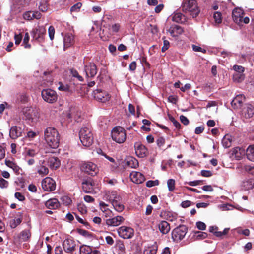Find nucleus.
I'll list each match as a JSON object with an SVG mask.
<instances>
[{
	"label": "nucleus",
	"instance_id": "obj_1",
	"mask_svg": "<svg viewBox=\"0 0 254 254\" xmlns=\"http://www.w3.org/2000/svg\"><path fill=\"white\" fill-rule=\"evenodd\" d=\"M44 139L47 145L51 148L55 149L58 147L60 136L55 128L47 127L44 130Z\"/></svg>",
	"mask_w": 254,
	"mask_h": 254
},
{
	"label": "nucleus",
	"instance_id": "obj_2",
	"mask_svg": "<svg viewBox=\"0 0 254 254\" xmlns=\"http://www.w3.org/2000/svg\"><path fill=\"white\" fill-rule=\"evenodd\" d=\"M182 11L191 16L197 17L200 12V8L196 0H183L182 3Z\"/></svg>",
	"mask_w": 254,
	"mask_h": 254
},
{
	"label": "nucleus",
	"instance_id": "obj_3",
	"mask_svg": "<svg viewBox=\"0 0 254 254\" xmlns=\"http://www.w3.org/2000/svg\"><path fill=\"white\" fill-rule=\"evenodd\" d=\"M246 13L243 8L237 7L233 9L232 12L233 21L238 25L243 26L244 24H248L250 19L245 16Z\"/></svg>",
	"mask_w": 254,
	"mask_h": 254
},
{
	"label": "nucleus",
	"instance_id": "obj_4",
	"mask_svg": "<svg viewBox=\"0 0 254 254\" xmlns=\"http://www.w3.org/2000/svg\"><path fill=\"white\" fill-rule=\"evenodd\" d=\"M79 136L81 142L84 146L89 147L93 142V134L90 128L87 127H83L81 128Z\"/></svg>",
	"mask_w": 254,
	"mask_h": 254
},
{
	"label": "nucleus",
	"instance_id": "obj_5",
	"mask_svg": "<svg viewBox=\"0 0 254 254\" xmlns=\"http://www.w3.org/2000/svg\"><path fill=\"white\" fill-rule=\"evenodd\" d=\"M112 139L118 143H122L126 139V131L120 126L115 127L111 131Z\"/></svg>",
	"mask_w": 254,
	"mask_h": 254
},
{
	"label": "nucleus",
	"instance_id": "obj_6",
	"mask_svg": "<svg viewBox=\"0 0 254 254\" xmlns=\"http://www.w3.org/2000/svg\"><path fill=\"white\" fill-rule=\"evenodd\" d=\"M22 113L26 120L30 122H36L39 118V113L35 108L26 107L22 109Z\"/></svg>",
	"mask_w": 254,
	"mask_h": 254
},
{
	"label": "nucleus",
	"instance_id": "obj_7",
	"mask_svg": "<svg viewBox=\"0 0 254 254\" xmlns=\"http://www.w3.org/2000/svg\"><path fill=\"white\" fill-rule=\"evenodd\" d=\"M188 231L187 227L185 225H180L175 228L172 232V238L174 241L179 242L185 236Z\"/></svg>",
	"mask_w": 254,
	"mask_h": 254
},
{
	"label": "nucleus",
	"instance_id": "obj_8",
	"mask_svg": "<svg viewBox=\"0 0 254 254\" xmlns=\"http://www.w3.org/2000/svg\"><path fill=\"white\" fill-rule=\"evenodd\" d=\"M41 94L43 100L49 103H55L58 99L57 93L51 89H43Z\"/></svg>",
	"mask_w": 254,
	"mask_h": 254
},
{
	"label": "nucleus",
	"instance_id": "obj_9",
	"mask_svg": "<svg viewBox=\"0 0 254 254\" xmlns=\"http://www.w3.org/2000/svg\"><path fill=\"white\" fill-rule=\"evenodd\" d=\"M93 95L96 100L101 103H106L111 98V95L108 92L101 89L94 90Z\"/></svg>",
	"mask_w": 254,
	"mask_h": 254
},
{
	"label": "nucleus",
	"instance_id": "obj_10",
	"mask_svg": "<svg viewBox=\"0 0 254 254\" xmlns=\"http://www.w3.org/2000/svg\"><path fill=\"white\" fill-rule=\"evenodd\" d=\"M81 170L91 176H95L98 172L97 165L91 162L83 163L81 166Z\"/></svg>",
	"mask_w": 254,
	"mask_h": 254
},
{
	"label": "nucleus",
	"instance_id": "obj_11",
	"mask_svg": "<svg viewBox=\"0 0 254 254\" xmlns=\"http://www.w3.org/2000/svg\"><path fill=\"white\" fill-rule=\"evenodd\" d=\"M42 189L46 191H52L56 189L55 181L51 177H46L42 181Z\"/></svg>",
	"mask_w": 254,
	"mask_h": 254
},
{
	"label": "nucleus",
	"instance_id": "obj_12",
	"mask_svg": "<svg viewBox=\"0 0 254 254\" xmlns=\"http://www.w3.org/2000/svg\"><path fill=\"white\" fill-rule=\"evenodd\" d=\"M117 231L119 235L123 239L131 238L134 235V230L130 227L121 226Z\"/></svg>",
	"mask_w": 254,
	"mask_h": 254
},
{
	"label": "nucleus",
	"instance_id": "obj_13",
	"mask_svg": "<svg viewBox=\"0 0 254 254\" xmlns=\"http://www.w3.org/2000/svg\"><path fill=\"white\" fill-rule=\"evenodd\" d=\"M125 220V219L122 216L118 215L107 219L105 223L108 226L117 227L123 224Z\"/></svg>",
	"mask_w": 254,
	"mask_h": 254
},
{
	"label": "nucleus",
	"instance_id": "obj_14",
	"mask_svg": "<svg viewBox=\"0 0 254 254\" xmlns=\"http://www.w3.org/2000/svg\"><path fill=\"white\" fill-rule=\"evenodd\" d=\"M63 247L65 252L72 253L76 250V244L73 239L68 238L63 242Z\"/></svg>",
	"mask_w": 254,
	"mask_h": 254
},
{
	"label": "nucleus",
	"instance_id": "obj_15",
	"mask_svg": "<svg viewBox=\"0 0 254 254\" xmlns=\"http://www.w3.org/2000/svg\"><path fill=\"white\" fill-rule=\"evenodd\" d=\"M134 148L136 155L140 158H143L148 154L147 149L140 142L135 143Z\"/></svg>",
	"mask_w": 254,
	"mask_h": 254
},
{
	"label": "nucleus",
	"instance_id": "obj_16",
	"mask_svg": "<svg viewBox=\"0 0 254 254\" xmlns=\"http://www.w3.org/2000/svg\"><path fill=\"white\" fill-rule=\"evenodd\" d=\"M254 113V107L251 104L245 105L241 111V116L246 119L253 117Z\"/></svg>",
	"mask_w": 254,
	"mask_h": 254
},
{
	"label": "nucleus",
	"instance_id": "obj_17",
	"mask_svg": "<svg viewBox=\"0 0 254 254\" xmlns=\"http://www.w3.org/2000/svg\"><path fill=\"white\" fill-rule=\"evenodd\" d=\"M86 75L88 77H93L97 73V69L96 65L92 63H89L85 65Z\"/></svg>",
	"mask_w": 254,
	"mask_h": 254
},
{
	"label": "nucleus",
	"instance_id": "obj_18",
	"mask_svg": "<svg viewBox=\"0 0 254 254\" xmlns=\"http://www.w3.org/2000/svg\"><path fill=\"white\" fill-rule=\"evenodd\" d=\"M121 197L120 195H118L116 191H108L107 192L104 196V199L106 200H108L112 205L114 202L118 200H121Z\"/></svg>",
	"mask_w": 254,
	"mask_h": 254
},
{
	"label": "nucleus",
	"instance_id": "obj_19",
	"mask_svg": "<svg viewBox=\"0 0 254 254\" xmlns=\"http://www.w3.org/2000/svg\"><path fill=\"white\" fill-rule=\"evenodd\" d=\"M131 180L136 184H141L145 180L144 175L140 172L132 171L130 174Z\"/></svg>",
	"mask_w": 254,
	"mask_h": 254
},
{
	"label": "nucleus",
	"instance_id": "obj_20",
	"mask_svg": "<svg viewBox=\"0 0 254 254\" xmlns=\"http://www.w3.org/2000/svg\"><path fill=\"white\" fill-rule=\"evenodd\" d=\"M245 153V149L240 147H235L231 151V157L235 158L236 160L241 159L244 155Z\"/></svg>",
	"mask_w": 254,
	"mask_h": 254
},
{
	"label": "nucleus",
	"instance_id": "obj_21",
	"mask_svg": "<svg viewBox=\"0 0 254 254\" xmlns=\"http://www.w3.org/2000/svg\"><path fill=\"white\" fill-rule=\"evenodd\" d=\"M47 165L53 170H55L59 167L61 164L60 161L57 157H50L48 158L47 161Z\"/></svg>",
	"mask_w": 254,
	"mask_h": 254
},
{
	"label": "nucleus",
	"instance_id": "obj_22",
	"mask_svg": "<svg viewBox=\"0 0 254 254\" xmlns=\"http://www.w3.org/2000/svg\"><path fill=\"white\" fill-rule=\"evenodd\" d=\"M22 134V129L20 127L14 126L10 130L9 135L13 139H16Z\"/></svg>",
	"mask_w": 254,
	"mask_h": 254
},
{
	"label": "nucleus",
	"instance_id": "obj_23",
	"mask_svg": "<svg viewBox=\"0 0 254 254\" xmlns=\"http://www.w3.org/2000/svg\"><path fill=\"white\" fill-rule=\"evenodd\" d=\"M33 32V36L36 39H43V36L46 34V30L43 26H40L34 30Z\"/></svg>",
	"mask_w": 254,
	"mask_h": 254
},
{
	"label": "nucleus",
	"instance_id": "obj_24",
	"mask_svg": "<svg viewBox=\"0 0 254 254\" xmlns=\"http://www.w3.org/2000/svg\"><path fill=\"white\" fill-rule=\"evenodd\" d=\"M82 189L86 193H91L93 191V182L92 180H87L82 183Z\"/></svg>",
	"mask_w": 254,
	"mask_h": 254
},
{
	"label": "nucleus",
	"instance_id": "obj_25",
	"mask_svg": "<svg viewBox=\"0 0 254 254\" xmlns=\"http://www.w3.org/2000/svg\"><path fill=\"white\" fill-rule=\"evenodd\" d=\"M159 231L163 234H167L170 230L169 224L166 221H162L158 224Z\"/></svg>",
	"mask_w": 254,
	"mask_h": 254
},
{
	"label": "nucleus",
	"instance_id": "obj_26",
	"mask_svg": "<svg viewBox=\"0 0 254 254\" xmlns=\"http://www.w3.org/2000/svg\"><path fill=\"white\" fill-rule=\"evenodd\" d=\"M64 48H67L74 43V37L72 34H67L64 38Z\"/></svg>",
	"mask_w": 254,
	"mask_h": 254
},
{
	"label": "nucleus",
	"instance_id": "obj_27",
	"mask_svg": "<svg viewBox=\"0 0 254 254\" xmlns=\"http://www.w3.org/2000/svg\"><path fill=\"white\" fill-rule=\"evenodd\" d=\"M169 32L172 36L177 37L183 32V30L181 26L176 25L170 27Z\"/></svg>",
	"mask_w": 254,
	"mask_h": 254
},
{
	"label": "nucleus",
	"instance_id": "obj_28",
	"mask_svg": "<svg viewBox=\"0 0 254 254\" xmlns=\"http://www.w3.org/2000/svg\"><path fill=\"white\" fill-rule=\"evenodd\" d=\"M59 202L58 199L56 198L50 199L45 202V206L50 209H56L59 206Z\"/></svg>",
	"mask_w": 254,
	"mask_h": 254
},
{
	"label": "nucleus",
	"instance_id": "obj_29",
	"mask_svg": "<svg viewBox=\"0 0 254 254\" xmlns=\"http://www.w3.org/2000/svg\"><path fill=\"white\" fill-rule=\"evenodd\" d=\"M80 115L81 113L74 108L70 110L68 116L69 118H73L76 121L79 122Z\"/></svg>",
	"mask_w": 254,
	"mask_h": 254
},
{
	"label": "nucleus",
	"instance_id": "obj_30",
	"mask_svg": "<svg viewBox=\"0 0 254 254\" xmlns=\"http://www.w3.org/2000/svg\"><path fill=\"white\" fill-rule=\"evenodd\" d=\"M246 155L247 158L254 162V145H250L246 150Z\"/></svg>",
	"mask_w": 254,
	"mask_h": 254
},
{
	"label": "nucleus",
	"instance_id": "obj_31",
	"mask_svg": "<svg viewBox=\"0 0 254 254\" xmlns=\"http://www.w3.org/2000/svg\"><path fill=\"white\" fill-rule=\"evenodd\" d=\"M40 166L37 170L38 173L42 176L47 175L49 173V169L47 167L43 165L44 161L42 162L40 161Z\"/></svg>",
	"mask_w": 254,
	"mask_h": 254
},
{
	"label": "nucleus",
	"instance_id": "obj_32",
	"mask_svg": "<svg viewBox=\"0 0 254 254\" xmlns=\"http://www.w3.org/2000/svg\"><path fill=\"white\" fill-rule=\"evenodd\" d=\"M112 206L114 209L118 212H122L125 209V206L123 204L121 199V200L114 202Z\"/></svg>",
	"mask_w": 254,
	"mask_h": 254
},
{
	"label": "nucleus",
	"instance_id": "obj_33",
	"mask_svg": "<svg viewBox=\"0 0 254 254\" xmlns=\"http://www.w3.org/2000/svg\"><path fill=\"white\" fill-rule=\"evenodd\" d=\"M31 235L29 230H24L20 233L19 237L22 241H26L30 238Z\"/></svg>",
	"mask_w": 254,
	"mask_h": 254
},
{
	"label": "nucleus",
	"instance_id": "obj_34",
	"mask_svg": "<svg viewBox=\"0 0 254 254\" xmlns=\"http://www.w3.org/2000/svg\"><path fill=\"white\" fill-rule=\"evenodd\" d=\"M126 165L129 168H135L138 166V162L136 159L130 158L127 161Z\"/></svg>",
	"mask_w": 254,
	"mask_h": 254
},
{
	"label": "nucleus",
	"instance_id": "obj_35",
	"mask_svg": "<svg viewBox=\"0 0 254 254\" xmlns=\"http://www.w3.org/2000/svg\"><path fill=\"white\" fill-rule=\"evenodd\" d=\"M19 215L21 216L20 217L16 218L10 222V226L11 228H15L22 222V214L21 213H19Z\"/></svg>",
	"mask_w": 254,
	"mask_h": 254
},
{
	"label": "nucleus",
	"instance_id": "obj_36",
	"mask_svg": "<svg viewBox=\"0 0 254 254\" xmlns=\"http://www.w3.org/2000/svg\"><path fill=\"white\" fill-rule=\"evenodd\" d=\"M231 142L232 139L231 137L228 135H225L222 140V143L223 146L225 148H228L230 147L231 145Z\"/></svg>",
	"mask_w": 254,
	"mask_h": 254
},
{
	"label": "nucleus",
	"instance_id": "obj_37",
	"mask_svg": "<svg viewBox=\"0 0 254 254\" xmlns=\"http://www.w3.org/2000/svg\"><path fill=\"white\" fill-rule=\"evenodd\" d=\"M184 15L180 13L177 12L176 13H174V14L173 16L172 19L174 21L178 23H182L183 21V20H184Z\"/></svg>",
	"mask_w": 254,
	"mask_h": 254
},
{
	"label": "nucleus",
	"instance_id": "obj_38",
	"mask_svg": "<svg viewBox=\"0 0 254 254\" xmlns=\"http://www.w3.org/2000/svg\"><path fill=\"white\" fill-rule=\"evenodd\" d=\"M5 164L9 167L12 168L13 171L15 172H18L19 170V167L16 165L14 162L9 160L6 159Z\"/></svg>",
	"mask_w": 254,
	"mask_h": 254
},
{
	"label": "nucleus",
	"instance_id": "obj_39",
	"mask_svg": "<svg viewBox=\"0 0 254 254\" xmlns=\"http://www.w3.org/2000/svg\"><path fill=\"white\" fill-rule=\"evenodd\" d=\"M243 186L246 190H250L254 188V180L249 179L244 182Z\"/></svg>",
	"mask_w": 254,
	"mask_h": 254
},
{
	"label": "nucleus",
	"instance_id": "obj_40",
	"mask_svg": "<svg viewBox=\"0 0 254 254\" xmlns=\"http://www.w3.org/2000/svg\"><path fill=\"white\" fill-rule=\"evenodd\" d=\"M91 251L92 249L89 246L83 245L80 247V254H90Z\"/></svg>",
	"mask_w": 254,
	"mask_h": 254
},
{
	"label": "nucleus",
	"instance_id": "obj_41",
	"mask_svg": "<svg viewBox=\"0 0 254 254\" xmlns=\"http://www.w3.org/2000/svg\"><path fill=\"white\" fill-rule=\"evenodd\" d=\"M48 7V1L47 0H41L40 2L39 9L42 12H46Z\"/></svg>",
	"mask_w": 254,
	"mask_h": 254
},
{
	"label": "nucleus",
	"instance_id": "obj_42",
	"mask_svg": "<svg viewBox=\"0 0 254 254\" xmlns=\"http://www.w3.org/2000/svg\"><path fill=\"white\" fill-rule=\"evenodd\" d=\"M233 79L235 82H240L244 80V75L243 74L241 73H235L233 75Z\"/></svg>",
	"mask_w": 254,
	"mask_h": 254
},
{
	"label": "nucleus",
	"instance_id": "obj_43",
	"mask_svg": "<svg viewBox=\"0 0 254 254\" xmlns=\"http://www.w3.org/2000/svg\"><path fill=\"white\" fill-rule=\"evenodd\" d=\"M167 186L170 191H173L175 189V181L170 179L167 181Z\"/></svg>",
	"mask_w": 254,
	"mask_h": 254
},
{
	"label": "nucleus",
	"instance_id": "obj_44",
	"mask_svg": "<svg viewBox=\"0 0 254 254\" xmlns=\"http://www.w3.org/2000/svg\"><path fill=\"white\" fill-rule=\"evenodd\" d=\"M213 18L216 24H220L222 22V14L220 12H216L213 14Z\"/></svg>",
	"mask_w": 254,
	"mask_h": 254
},
{
	"label": "nucleus",
	"instance_id": "obj_45",
	"mask_svg": "<svg viewBox=\"0 0 254 254\" xmlns=\"http://www.w3.org/2000/svg\"><path fill=\"white\" fill-rule=\"evenodd\" d=\"M29 39L30 37L29 34L27 32L25 34L23 41V44L25 48H30L31 47V45L29 44Z\"/></svg>",
	"mask_w": 254,
	"mask_h": 254
},
{
	"label": "nucleus",
	"instance_id": "obj_46",
	"mask_svg": "<svg viewBox=\"0 0 254 254\" xmlns=\"http://www.w3.org/2000/svg\"><path fill=\"white\" fill-rule=\"evenodd\" d=\"M229 230V228H225L222 232L218 230L214 232V234L217 237H222L223 235H226Z\"/></svg>",
	"mask_w": 254,
	"mask_h": 254
},
{
	"label": "nucleus",
	"instance_id": "obj_47",
	"mask_svg": "<svg viewBox=\"0 0 254 254\" xmlns=\"http://www.w3.org/2000/svg\"><path fill=\"white\" fill-rule=\"evenodd\" d=\"M115 247L120 252H123L125 249L124 244L120 241L116 242Z\"/></svg>",
	"mask_w": 254,
	"mask_h": 254
},
{
	"label": "nucleus",
	"instance_id": "obj_48",
	"mask_svg": "<svg viewBox=\"0 0 254 254\" xmlns=\"http://www.w3.org/2000/svg\"><path fill=\"white\" fill-rule=\"evenodd\" d=\"M157 249L154 247H148L145 249L143 254H156Z\"/></svg>",
	"mask_w": 254,
	"mask_h": 254
},
{
	"label": "nucleus",
	"instance_id": "obj_49",
	"mask_svg": "<svg viewBox=\"0 0 254 254\" xmlns=\"http://www.w3.org/2000/svg\"><path fill=\"white\" fill-rule=\"evenodd\" d=\"M196 239L201 240L207 238V234L205 232L198 231L195 233Z\"/></svg>",
	"mask_w": 254,
	"mask_h": 254
},
{
	"label": "nucleus",
	"instance_id": "obj_50",
	"mask_svg": "<svg viewBox=\"0 0 254 254\" xmlns=\"http://www.w3.org/2000/svg\"><path fill=\"white\" fill-rule=\"evenodd\" d=\"M82 6V3L80 2H78L73 5L70 8V12H78Z\"/></svg>",
	"mask_w": 254,
	"mask_h": 254
},
{
	"label": "nucleus",
	"instance_id": "obj_51",
	"mask_svg": "<svg viewBox=\"0 0 254 254\" xmlns=\"http://www.w3.org/2000/svg\"><path fill=\"white\" fill-rule=\"evenodd\" d=\"M165 37H164L163 38V47H162V49H161V51L163 52H164L165 51H166L167 50H168L169 47V46H170L169 42L168 40H165Z\"/></svg>",
	"mask_w": 254,
	"mask_h": 254
},
{
	"label": "nucleus",
	"instance_id": "obj_52",
	"mask_svg": "<svg viewBox=\"0 0 254 254\" xmlns=\"http://www.w3.org/2000/svg\"><path fill=\"white\" fill-rule=\"evenodd\" d=\"M71 74L73 77H76L79 81H82L83 79L81 76H80L78 72L74 69L71 70Z\"/></svg>",
	"mask_w": 254,
	"mask_h": 254
},
{
	"label": "nucleus",
	"instance_id": "obj_53",
	"mask_svg": "<svg viewBox=\"0 0 254 254\" xmlns=\"http://www.w3.org/2000/svg\"><path fill=\"white\" fill-rule=\"evenodd\" d=\"M159 183V182L158 180H156L154 181L149 180L146 182V185L148 187H152L153 186L158 185Z\"/></svg>",
	"mask_w": 254,
	"mask_h": 254
},
{
	"label": "nucleus",
	"instance_id": "obj_54",
	"mask_svg": "<svg viewBox=\"0 0 254 254\" xmlns=\"http://www.w3.org/2000/svg\"><path fill=\"white\" fill-rule=\"evenodd\" d=\"M32 12L27 11L23 14V18L26 20H31L33 19V16L32 15Z\"/></svg>",
	"mask_w": 254,
	"mask_h": 254
},
{
	"label": "nucleus",
	"instance_id": "obj_55",
	"mask_svg": "<svg viewBox=\"0 0 254 254\" xmlns=\"http://www.w3.org/2000/svg\"><path fill=\"white\" fill-rule=\"evenodd\" d=\"M48 33L50 39L53 40L54 38L55 29L53 26H50L48 29Z\"/></svg>",
	"mask_w": 254,
	"mask_h": 254
},
{
	"label": "nucleus",
	"instance_id": "obj_56",
	"mask_svg": "<svg viewBox=\"0 0 254 254\" xmlns=\"http://www.w3.org/2000/svg\"><path fill=\"white\" fill-rule=\"evenodd\" d=\"M78 210L81 213L84 214L87 212V207L83 204H80L77 206Z\"/></svg>",
	"mask_w": 254,
	"mask_h": 254
},
{
	"label": "nucleus",
	"instance_id": "obj_57",
	"mask_svg": "<svg viewBox=\"0 0 254 254\" xmlns=\"http://www.w3.org/2000/svg\"><path fill=\"white\" fill-rule=\"evenodd\" d=\"M196 225L197 228L199 230H204L206 229V225L203 222H201V221L197 222H196Z\"/></svg>",
	"mask_w": 254,
	"mask_h": 254
},
{
	"label": "nucleus",
	"instance_id": "obj_58",
	"mask_svg": "<svg viewBox=\"0 0 254 254\" xmlns=\"http://www.w3.org/2000/svg\"><path fill=\"white\" fill-rule=\"evenodd\" d=\"M169 119L172 122V123L173 124L174 126L177 128H178V129L180 128V127H181L180 124L177 120H176L174 118H173V117L171 116V117H169Z\"/></svg>",
	"mask_w": 254,
	"mask_h": 254
},
{
	"label": "nucleus",
	"instance_id": "obj_59",
	"mask_svg": "<svg viewBox=\"0 0 254 254\" xmlns=\"http://www.w3.org/2000/svg\"><path fill=\"white\" fill-rule=\"evenodd\" d=\"M233 69L236 71V73H242L244 71V68L243 66L237 65L233 66Z\"/></svg>",
	"mask_w": 254,
	"mask_h": 254
},
{
	"label": "nucleus",
	"instance_id": "obj_60",
	"mask_svg": "<svg viewBox=\"0 0 254 254\" xmlns=\"http://www.w3.org/2000/svg\"><path fill=\"white\" fill-rule=\"evenodd\" d=\"M193 204L194 203H192L191 201H189V200H185V201H183L181 204V206L183 207V208H187L190 206L191 205V204Z\"/></svg>",
	"mask_w": 254,
	"mask_h": 254
},
{
	"label": "nucleus",
	"instance_id": "obj_61",
	"mask_svg": "<svg viewBox=\"0 0 254 254\" xmlns=\"http://www.w3.org/2000/svg\"><path fill=\"white\" fill-rule=\"evenodd\" d=\"M8 185V182L2 178H0V187L2 188H6Z\"/></svg>",
	"mask_w": 254,
	"mask_h": 254
},
{
	"label": "nucleus",
	"instance_id": "obj_62",
	"mask_svg": "<svg viewBox=\"0 0 254 254\" xmlns=\"http://www.w3.org/2000/svg\"><path fill=\"white\" fill-rule=\"evenodd\" d=\"M165 139L163 137H159L157 140L156 142L159 147H161L165 144Z\"/></svg>",
	"mask_w": 254,
	"mask_h": 254
},
{
	"label": "nucleus",
	"instance_id": "obj_63",
	"mask_svg": "<svg viewBox=\"0 0 254 254\" xmlns=\"http://www.w3.org/2000/svg\"><path fill=\"white\" fill-rule=\"evenodd\" d=\"M22 38V35L20 34H15L14 36L15 43L16 45H19Z\"/></svg>",
	"mask_w": 254,
	"mask_h": 254
},
{
	"label": "nucleus",
	"instance_id": "obj_64",
	"mask_svg": "<svg viewBox=\"0 0 254 254\" xmlns=\"http://www.w3.org/2000/svg\"><path fill=\"white\" fill-rule=\"evenodd\" d=\"M245 169L249 173L254 175V167L246 165L245 166Z\"/></svg>",
	"mask_w": 254,
	"mask_h": 254
}]
</instances>
